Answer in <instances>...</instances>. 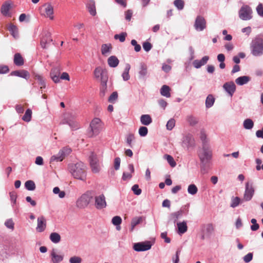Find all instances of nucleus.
Wrapping results in <instances>:
<instances>
[{
    "label": "nucleus",
    "mask_w": 263,
    "mask_h": 263,
    "mask_svg": "<svg viewBox=\"0 0 263 263\" xmlns=\"http://www.w3.org/2000/svg\"><path fill=\"white\" fill-rule=\"evenodd\" d=\"M69 170L74 178L81 180L86 178V166L82 162L69 165Z\"/></svg>",
    "instance_id": "nucleus-1"
},
{
    "label": "nucleus",
    "mask_w": 263,
    "mask_h": 263,
    "mask_svg": "<svg viewBox=\"0 0 263 263\" xmlns=\"http://www.w3.org/2000/svg\"><path fill=\"white\" fill-rule=\"evenodd\" d=\"M93 75L95 78L105 87L108 79L107 70L105 68L98 66L94 70Z\"/></svg>",
    "instance_id": "nucleus-2"
},
{
    "label": "nucleus",
    "mask_w": 263,
    "mask_h": 263,
    "mask_svg": "<svg viewBox=\"0 0 263 263\" xmlns=\"http://www.w3.org/2000/svg\"><path fill=\"white\" fill-rule=\"evenodd\" d=\"M251 52L254 56H260L263 54V39L255 37L251 43Z\"/></svg>",
    "instance_id": "nucleus-3"
},
{
    "label": "nucleus",
    "mask_w": 263,
    "mask_h": 263,
    "mask_svg": "<svg viewBox=\"0 0 263 263\" xmlns=\"http://www.w3.org/2000/svg\"><path fill=\"white\" fill-rule=\"evenodd\" d=\"M90 132L89 133V136L92 137L98 135L102 129L101 121L99 118L93 119L90 123Z\"/></svg>",
    "instance_id": "nucleus-4"
},
{
    "label": "nucleus",
    "mask_w": 263,
    "mask_h": 263,
    "mask_svg": "<svg viewBox=\"0 0 263 263\" xmlns=\"http://www.w3.org/2000/svg\"><path fill=\"white\" fill-rule=\"evenodd\" d=\"M92 197L88 194H83L77 201V206L80 209H84L90 202Z\"/></svg>",
    "instance_id": "nucleus-5"
},
{
    "label": "nucleus",
    "mask_w": 263,
    "mask_h": 263,
    "mask_svg": "<svg viewBox=\"0 0 263 263\" xmlns=\"http://www.w3.org/2000/svg\"><path fill=\"white\" fill-rule=\"evenodd\" d=\"M252 13L251 8L248 5H244L239 11V16L242 20H249L252 17Z\"/></svg>",
    "instance_id": "nucleus-6"
},
{
    "label": "nucleus",
    "mask_w": 263,
    "mask_h": 263,
    "mask_svg": "<svg viewBox=\"0 0 263 263\" xmlns=\"http://www.w3.org/2000/svg\"><path fill=\"white\" fill-rule=\"evenodd\" d=\"M41 14L46 17H49L50 20H53V7L50 3H46L41 7Z\"/></svg>",
    "instance_id": "nucleus-7"
},
{
    "label": "nucleus",
    "mask_w": 263,
    "mask_h": 263,
    "mask_svg": "<svg viewBox=\"0 0 263 263\" xmlns=\"http://www.w3.org/2000/svg\"><path fill=\"white\" fill-rule=\"evenodd\" d=\"M199 157L202 163H206L212 157V152L208 148L203 146L199 153Z\"/></svg>",
    "instance_id": "nucleus-8"
},
{
    "label": "nucleus",
    "mask_w": 263,
    "mask_h": 263,
    "mask_svg": "<svg viewBox=\"0 0 263 263\" xmlns=\"http://www.w3.org/2000/svg\"><path fill=\"white\" fill-rule=\"evenodd\" d=\"M89 161L92 172L94 173H98L100 171V167L96 155L93 153H91L89 157Z\"/></svg>",
    "instance_id": "nucleus-9"
},
{
    "label": "nucleus",
    "mask_w": 263,
    "mask_h": 263,
    "mask_svg": "<svg viewBox=\"0 0 263 263\" xmlns=\"http://www.w3.org/2000/svg\"><path fill=\"white\" fill-rule=\"evenodd\" d=\"M254 193V190L252 183L247 182L246 183L245 192L243 195V200L245 201L250 200Z\"/></svg>",
    "instance_id": "nucleus-10"
},
{
    "label": "nucleus",
    "mask_w": 263,
    "mask_h": 263,
    "mask_svg": "<svg viewBox=\"0 0 263 263\" xmlns=\"http://www.w3.org/2000/svg\"><path fill=\"white\" fill-rule=\"evenodd\" d=\"M152 245L150 242H138L134 244L133 248L138 252L145 251L149 250L151 248Z\"/></svg>",
    "instance_id": "nucleus-11"
},
{
    "label": "nucleus",
    "mask_w": 263,
    "mask_h": 263,
    "mask_svg": "<svg viewBox=\"0 0 263 263\" xmlns=\"http://www.w3.org/2000/svg\"><path fill=\"white\" fill-rule=\"evenodd\" d=\"M95 205L97 209H102L106 206V202L104 195H100L95 197Z\"/></svg>",
    "instance_id": "nucleus-12"
},
{
    "label": "nucleus",
    "mask_w": 263,
    "mask_h": 263,
    "mask_svg": "<svg viewBox=\"0 0 263 263\" xmlns=\"http://www.w3.org/2000/svg\"><path fill=\"white\" fill-rule=\"evenodd\" d=\"M194 27L197 31H202L206 27V21L201 16H198L195 20Z\"/></svg>",
    "instance_id": "nucleus-13"
},
{
    "label": "nucleus",
    "mask_w": 263,
    "mask_h": 263,
    "mask_svg": "<svg viewBox=\"0 0 263 263\" xmlns=\"http://www.w3.org/2000/svg\"><path fill=\"white\" fill-rule=\"evenodd\" d=\"M46 219L45 217L42 215L37 218V227L36 230L38 232H43L46 228Z\"/></svg>",
    "instance_id": "nucleus-14"
},
{
    "label": "nucleus",
    "mask_w": 263,
    "mask_h": 263,
    "mask_svg": "<svg viewBox=\"0 0 263 263\" xmlns=\"http://www.w3.org/2000/svg\"><path fill=\"white\" fill-rule=\"evenodd\" d=\"M52 40L51 34L49 32H46L43 36L41 40V46L43 48L46 49L49 47Z\"/></svg>",
    "instance_id": "nucleus-15"
},
{
    "label": "nucleus",
    "mask_w": 263,
    "mask_h": 263,
    "mask_svg": "<svg viewBox=\"0 0 263 263\" xmlns=\"http://www.w3.org/2000/svg\"><path fill=\"white\" fill-rule=\"evenodd\" d=\"M50 256L51 261L53 263H59L63 259V255L59 254L58 250L55 249H53L51 251Z\"/></svg>",
    "instance_id": "nucleus-16"
},
{
    "label": "nucleus",
    "mask_w": 263,
    "mask_h": 263,
    "mask_svg": "<svg viewBox=\"0 0 263 263\" xmlns=\"http://www.w3.org/2000/svg\"><path fill=\"white\" fill-rule=\"evenodd\" d=\"M223 87L231 97L233 96L236 90V86L233 82H229L224 83L223 85Z\"/></svg>",
    "instance_id": "nucleus-17"
},
{
    "label": "nucleus",
    "mask_w": 263,
    "mask_h": 263,
    "mask_svg": "<svg viewBox=\"0 0 263 263\" xmlns=\"http://www.w3.org/2000/svg\"><path fill=\"white\" fill-rule=\"evenodd\" d=\"M10 74L13 76H17L23 78L26 80L28 79L30 77L29 73L27 70L24 69L13 71L11 72Z\"/></svg>",
    "instance_id": "nucleus-18"
},
{
    "label": "nucleus",
    "mask_w": 263,
    "mask_h": 263,
    "mask_svg": "<svg viewBox=\"0 0 263 263\" xmlns=\"http://www.w3.org/2000/svg\"><path fill=\"white\" fill-rule=\"evenodd\" d=\"M60 74V69L58 67L52 68L50 72V77L55 82L58 83L60 81L59 76Z\"/></svg>",
    "instance_id": "nucleus-19"
},
{
    "label": "nucleus",
    "mask_w": 263,
    "mask_h": 263,
    "mask_svg": "<svg viewBox=\"0 0 263 263\" xmlns=\"http://www.w3.org/2000/svg\"><path fill=\"white\" fill-rule=\"evenodd\" d=\"M7 29L14 38L18 36V31L16 26L10 23L8 25Z\"/></svg>",
    "instance_id": "nucleus-20"
},
{
    "label": "nucleus",
    "mask_w": 263,
    "mask_h": 263,
    "mask_svg": "<svg viewBox=\"0 0 263 263\" xmlns=\"http://www.w3.org/2000/svg\"><path fill=\"white\" fill-rule=\"evenodd\" d=\"M139 77L144 78L147 74V66L144 63H141L139 68Z\"/></svg>",
    "instance_id": "nucleus-21"
},
{
    "label": "nucleus",
    "mask_w": 263,
    "mask_h": 263,
    "mask_svg": "<svg viewBox=\"0 0 263 263\" xmlns=\"http://www.w3.org/2000/svg\"><path fill=\"white\" fill-rule=\"evenodd\" d=\"M177 226L178 228V233L179 234H183L187 230V226L186 222L185 221L178 222Z\"/></svg>",
    "instance_id": "nucleus-22"
},
{
    "label": "nucleus",
    "mask_w": 263,
    "mask_h": 263,
    "mask_svg": "<svg viewBox=\"0 0 263 263\" xmlns=\"http://www.w3.org/2000/svg\"><path fill=\"white\" fill-rule=\"evenodd\" d=\"M214 231V227L212 223H208L203 226V232L205 235H210Z\"/></svg>",
    "instance_id": "nucleus-23"
},
{
    "label": "nucleus",
    "mask_w": 263,
    "mask_h": 263,
    "mask_svg": "<svg viewBox=\"0 0 263 263\" xmlns=\"http://www.w3.org/2000/svg\"><path fill=\"white\" fill-rule=\"evenodd\" d=\"M86 7L91 15L95 16L96 15L95 2L93 1H89L87 4Z\"/></svg>",
    "instance_id": "nucleus-24"
},
{
    "label": "nucleus",
    "mask_w": 263,
    "mask_h": 263,
    "mask_svg": "<svg viewBox=\"0 0 263 263\" xmlns=\"http://www.w3.org/2000/svg\"><path fill=\"white\" fill-rule=\"evenodd\" d=\"M108 65L111 67H116L119 63L118 58L114 55L110 57L107 60Z\"/></svg>",
    "instance_id": "nucleus-25"
},
{
    "label": "nucleus",
    "mask_w": 263,
    "mask_h": 263,
    "mask_svg": "<svg viewBox=\"0 0 263 263\" xmlns=\"http://www.w3.org/2000/svg\"><path fill=\"white\" fill-rule=\"evenodd\" d=\"M140 121L143 125H148L152 122V119L149 115H143L140 117Z\"/></svg>",
    "instance_id": "nucleus-26"
},
{
    "label": "nucleus",
    "mask_w": 263,
    "mask_h": 263,
    "mask_svg": "<svg viewBox=\"0 0 263 263\" xmlns=\"http://www.w3.org/2000/svg\"><path fill=\"white\" fill-rule=\"evenodd\" d=\"M112 49L111 44H104L101 46V53L104 55H106L109 53Z\"/></svg>",
    "instance_id": "nucleus-27"
},
{
    "label": "nucleus",
    "mask_w": 263,
    "mask_h": 263,
    "mask_svg": "<svg viewBox=\"0 0 263 263\" xmlns=\"http://www.w3.org/2000/svg\"><path fill=\"white\" fill-rule=\"evenodd\" d=\"M170 90L171 89L168 86L164 85L160 89V93L163 96L170 98L171 97Z\"/></svg>",
    "instance_id": "nucleus-28"
},
{
    "label": "nucleus",
    "mask_w": 263,
    "mask_h": 263,
    "mask_svg": "<svg viewBox=\"0 0 263 263\" xmlns=\"http://www.w3.org/2000/svg\"><path fill=\"white\" fill-rule=\"evenodd\" d=\"M142 221V217H135L133 218L131 221V228L130 231L132 232L134 230L135 227L141 223Z\"/></svg>",
    "instance_id": "nucleus-29"
},
{
    "label": "nucleus",
    "mask_w": 263,
    "mask_h": 263,
    "mask_svg": "<svg viewBox=\"0 0 263 263\" xmlns=\"http://www.w3.org/2000/svg\"><path fill=\"white\" fill-rule=\"evenodd\" d=\"M14 63L17 66H22L24 64V61L20 53L15 54L14 57Z\"/></svg>",
    "instance_id": "nucleus-30"
},
{
    "label": "nucleus",
    "mask_w": 263,
    "mask_h": 263,
    "mask_svg": "<svg viewBox=\"0 0 263 263\" xmlns=\"http://www.w3.org/2000/svg\"><path fill=\"white\" fill-rule=\"evenodd\" d=\"M250 80L248 76H242L238 77L235 80V82L239 85H242L247 84Z\"/></svg>",
    "instance_id": "nucleus-31"
},
{
    "label": "nucleus",
    "mask_w": 263,
    "mask_h": 263,
    "mask_svg": "<svg viewBox=\"0 0 263 263\" xmlns=\"http://www.w3.org/2000/svg\"><path fill=\"white\" fill-rule=\"evenodd\" d=\"M128 168L130 172L129 173H123L122 176V179L124 180H126L130 179L132 177V173L134 172V165L132 164H130L128 165Z\"/></svg>",
    "instance_id": "nucleus-32"
},
{
    "label": "nucleus",
    "mask_w": 263,
    "mask_h": 263,
    "mask_svg": "<svg viewBox=\"0 0 263 263\" xmlns=\"http://www.w3.org/2000/svg\"><path fill=\"white\" fill-rule=\"evenodd\" d=\"M112 223L117 226V229L118 230H120L121 229V227L120 226V224L122 222V219L119 216H114L111 220Z\"/></svg>",
    "instance_id": "nucleus-33"
},
{
    "label": "nucleus",
    "mask_w": 263,
    "mask_h": 263,
    "mask_svg": "<svg viewBox=\"0 0 263 263\" xmlns=\"http://www.w3.org/2000/svg\"><path fill=\"white\" fill-rule=\"evenodd\" d=\"M50 239L52 242L57 243L61 240V236L58 233L53 232L50 235Z\"/></svg>",
    "instance_id": "nucleus-34"
},
{
    "label": "nucleus",
    "mask_w": 263,
    "mask_h": 263,
    "mask_svg": "<svg viewBox=\"0 0 263 263\" xmlns=\"http://www.w3.org/2000/svg\"><path fill=\"white\" fill-rule=\"evenodd\" d=\"M11 6L9 3H5L1 7V13L4 15H7L10 9Z\"/></svg>",
    "instance_id": "nucleus-35"
},
{
    "label": "nucleus",
    "mask_w": 263,
    "mask_h": 263,
    "mask_svg": "<svg viewBox=\"0 0 263 263\" xmlns=\"http://www.w3.org/2000/svg\"><path fill=\"white\" fill-rule=\"evenodd\" d=\"M243 125L245 129H251L254 126V122L251 119H247L243 121Z\"/></svg>",
    "instance_id": "nucleus-36"
},
{
    "label": "nucleus",
    "mask_w": 263,
    "mask_h": 263,
    "mask_svg": "<svg viewBox=\"0 0 263 263\" xmlns=\"http://www.w3.org/2000/svg\"><path fill=\"white\" fill-rule=\"evenodd\" d=\"M215 102V99L212 95H209L205 100V105L207 108L211 107Z\"/></svg>",
    "instance_id": "nucleus-37"
},
{
    "label": "nucleus",
    "mask_w": 263,
    "mask_h": 263,
    "mask_svg": "<svg viewBox=\"0 0 263 263\" xmlns=\"http://www.w3.org/2000/svg\"><path fill=\"white\" fill-rule=\"evenodd\" d=\"M130 68V66L129 64L126 66L124 72L122 73V77L124 81H127L129 79L130 76L129 74V71Z\"/></svg>",
    "instance_id": "nucleus-38"
},
{
    "label": "nucleus",
    "mask_w": 263,
    "mask_h": 263,
    "mask_svg": "<svg viewBox=\"0 0 263 263\" xmlns=\"http://www.w3.org/2000/svg\"><path fill=\"white\" fill-rule=\"evenodd\" d=\"M32 116V111L30 109H27L25 115L22 117V120L25 122H29L31 120Z\"/></svg>",
    "instance_id": "nucleus-39"
},
{
    "label": "nucleus",
    "mask_w": 263,
    "mask_h": 263,
    "mask_svg": "<svg viewBox=\"0 0 263 263\" xmlns=\"http://www.w3.org/2000/svg\"><path fill=\"white\" fill-rule=\"evenodd\" d=\"M25 187L29 191H33L35 189V184L32 180H28L25 183Z\"/></svg>",
    "instance_id": "nucleus-40"
},
{
    "label": "nucleus",
    "mask_w": 263,
    "mask_h": 263,
    "mask_svg": "<svg viewBox=\"0 0 263 263\" xmlns=\"http://www.w3.org/2000/svg\"><path fill=\"white\" fill-rule=\"evenodd\" d=\"M64 158L63 154H62L60 151L57 155H54L51 157L50 161H62Z\"/></svg>",
    "instance_id": "nucleus-41"
},
{
    "label": "nucleus",
    "mask_w": 263,
    "mask_h": 263,
    "mask_svg": "<svg viewBox=\"0 0 263 263\" xmlns=\"http://www.w3.org/2000/svg\"><path fill=\"white\" fill-rule=\"evenodd\" d=\"M164 157L165 159H166L168 163L170 164V165L171 166V167H175L176 165V163L173 157L169 155H165L164 156Z\"/></svg>",
    "instance_id": "nucleus-42"
},
{
    "label": "nucleus",
    "mask_w": 263,
    "mask_h": 263,
    "mask_svg": "<svg viewBox=\"0 0 263 263\" xmlns=\"http://www.w3.org/2000/svg\"><path fill=\"white\" fill-rule=\"evenodd\" d=\"M127 36V33L126 32H122L120 34H115L114 36V38L116 40H119L121 42H123L125 40L126 36Z\"/></svg>",
    "instance_id": "nucleus-43"
},
{
    "label": "nucleus",
    "mask_w": 263,
    "mask_h": 263,
    "mask_svg": "<svg viewBox=\"0 0 263 263\" xmlns=\"http://www.w3.org/2000/svg\"><path fill=\"white\" fill-rule=\"evenodd\" d=\"M187 191L191 195H195L197 193L198 189L195 184H190L188 186Z\"/></svg>",
    "instance_id": "nucleus-44"
},
{
    "label": "nucleus",
    "mask_w": 263,
    "mask_h": 263,
    "mask_svg": "<svg viewBox=\"0 0 263 263\" xmlns=\"http://www.w3.org/2000/svg\"><path fill=\"white\" fill-rule=\"evenodd\" d=\"M186 120H187V122L191 126H194L198 123L197 119L195 117H194L192 116H188L186 118Z\"/></svg>",
    "instance_id": "nucleus-45"
},
{
    "label": "nucleus",
    "mask_w": 263,
    "mask_h": 263,
    "mask_svg": "<svg viewBox=\"0 0 263 263\" xmlns=\"http://www.w3.org/2000/svg\"><path fill=\"white\" fill-rule=\"evenodd\" d=\"M175 120L174 119H170L166 125L167 129L169 130H171L175 126Z\"/></svg>",
    "instance_id": "nucleus-46"
},
{
    "label": "nucleus",
    "mask_w": 263,
    "mask_h": 263,
    "mask_svg": "<svg viewBox=\"0 0 263 263\" xmlns=\"http://www.w3.org/2000/svg\"><path fill=\"white\" fill-rule=\"evenodd\" d=\"M35 79L36 80H37L38 81V82L41 85V89L45 87V84L44 82V80L41 76H40L39 74H36L35 76Z\"/></svg>",
    "instance_id": "nucleus-47"
},
{
    "label": "nucleus",
    "mask_w": 263,
    "mask_h": 263,
    "mask_svg": "<svg viewBox=\"0 0 263 263\" xmlns=\"http://www.w3.org/2000/svg\"><path fill=\"white\" fill-rule=\"evenodd\" d=\"M139 134L141 137H145L147 135L148 129L145 126H141L139 129Z\"/></svg>",
    "instance_id": "nucleus-48"
},
{
    "label": "nucleus",
    "mask_w": 263,
    "mask_h": 263,
    "mask_svg": "<svg viewBox=\"0 0 263 263\" xmlns=\"http://www.w3.org/2000/svg\"><path fill=\"white\" fill-rule=\"evenodd\" d=\"M183 214V211L180 210L176 212H174L171 214V217L176 221Z\"/></svg>",
    "instance_id": "nucleus-49"
},
{
    "label": "nucleus",
    "mask_w": 263,
    "mask_h": 263,
    "mask_svg": "<svg viewBox=\"0 0 263 263\" xmlns=\"http://www.w3.org/2000/svg\"><path fill=\"white\" fill-rule=\"evenodd\" d=\"M174 5L179 10H182L184 7V2L183 0H175L174 2Z\"/></svg>",
    "instance_id": "nucleus-50"
},
{
    "label": "nucleus",
    "mask_w": 263,
    "mask_h": 263,
    "mask_svg": "<svg viewBox=\"0 0 263 263\" xmlns=\"http://www.w3.org/2000/svg\"><path fill=\"white\" fill-rule=\"evenodd\" d=\"M240 199L238 197H236L234 198H233L232 199V202L231 204V206L232 208H235L237 206H238L240 203Z\"/></svg>",
    "instance_id": "nucleus-51"
},
{
    "label": "nucleus",
    "mask_w": 263,
    "mask_h": 263,
    "mask_svg": "<svg viewBox=\"0 0 263 263\" xmlns=\"http://www.w3.org/2000/svg\"><path fill=\"white\" fill-rule=\"evenodd\" d=\"M118 93L116 91L113 92L108 98V101L110 103H114L118 98Z\"/></svg>",
    "instance_id": "nucleus-52"
},
{
    "label": "nucleus",
    "mask_w": 263,
    "mask_h": 263,
    "mask_svg": "<svg viewBox=\"0 0 263 263\" xmlns=\"http://www.w3.org/2000/svg\"><path fill=\"white\" fill-rule=\"evenodd\" d=\"M131 44L134 46L135 51L139 52L141 50V46L139 44H138L137 42L135 40H132Z\"/></svg>",
    "instance_id": "nucleus-53"
},
{
    "label": "nucleus",
    "mask_w": 263,
    "mask_h": 263,
    "mask_svg": "<svg viewBox=\"0 0 263 263\" xmlns=\"http://www.w3.org/2000/svg\"><path fill=\"white\" fill-rule=\"evenodd\" d=\"M181 252V250L180 249H177L176 254L173 257V261L174 263H179V255Z\"/></svg>",
    "instance_id": "nucleus-54"
},
{
    "label": "nucleus",
    "mask_w": 263,
    "mask_h": 263,
    "mask_svg": "<svg viewBox=\"0 0 263 263\" xmlns=\"http://www.w3.org/2000/svg\"><path fill=\"white\" fill-rule=\"evenodd\" d=\"M60 152L62 154H63V156L65 157V156L69 155L71 153V149L70 148H69L68 147H65L63 148L62 149H61L60 151Z\"/></svg>",
    "instance_id": "nucleus-55"
},
{
    "label": "nucleus",
    "mask_w": 263,
    "mask_h": 263,
    "mask_svg": "<svg viewBox=\"0 0 263 263\" xmlns=\"http://www.w3.org/2000/svg\"><path fill=\"white\" fill-rule=\"evenodd\" d=\"M132 190L134 192V194L139 195L141 193V190L139 187L138 185L135 184L132 187Z\"/></svg>",
    "instance_id": "nucleus-56"
},
{
    "label": "nucleus",
    "mask_w": 263,
    "mask_h": 263,
    "mask_svg": "<svg viewBox=\"0 0 263 263\" xmlns=\"http://www.w3.org/2000/svg\"><path fill=\"white\" fill-rule=\"evenodd\" d=\"M82 261L81 258L78 256H73L69 259L70 263H81Z\"/></svg>",
    "instance_id": "nucleus-57"
},
{
    "label": "nucleus",
    "mask_w": 263,
    "mask_h": 263,
    "mask_svg": "<svg viewBox=\"0 0 263 263\" xmlns=\"http://www.w3.org/2000/svg\"><path fill=\"white\" fill-rule=\"evenodd\" d=\"M143 47L145 51L148 52L152 49V45L149 42H145L143 44Z\"/></svg>",
    "instance_id": "nucleus-58"
},
{
    "label": "nucleus",
    "mask_w": 263,
    "mask_h": 263,
    "mask_svg": "<svg viewBox=\"0 0 263 263\" xmlns=\"http://www.w3.org/2000/svg\"><path fill=\"white\" fill-rule=\"evenodd\" d=\"M9 69L6 65H0V74H5L9 72Z\"/></svg>",
    "instance_id": "nucleus-59"
},
{
    "label": "nucleus",
    "mask_w": 263,
    "mask_h": 263,
    "mask_svg": "<svg viewBox=\"0 0 263 263\" xmlns=\"http://www.w3.org/2000/svg\"><path fill=\"white\" fill-rule=\"evenodd\" d=\"M5 224L8 228H9L11 230L14 229V223L12 219L7 220L5 222Z\"/></svg>",
    "instance_id": "nucleus-60"
},
{
    "label": "nucleus",
    "mask_w": 263,
    "mask_h": 263,
    "mask_svg": "<svg viewBox=\"0 0 263 263\" xmlns=\"http://www.w3.org/2000/svg\"><path fill=\"white\" fill-rule=\"evenodd\" d=\"M135 136L133 134H130L127 137V143L129 146L132 147V142L135 139Z\"/></svg>",
    "instance_id": "nucleus-61"
},
{
    "label": "nucleus",
    "mask_w": 263,
    "mask_h": 263,
    "mask_svg": "<svg viewBox=\"0 0 263 263\" xmlns=\"http://www.w3.org/2000/svg\"><path fill=\"white\" fill-rule=\"evenodd\" d=\"M133 15V11L132 10H127L125 12V19L128 21H130Z\"/></svg>",
    "instance_id": "nucleus-62"
},
{
    "label": "nucleus",
    "mask_w": 263,
    "mask_h": 263,
    "mask_svg": "<svg viewBox=\"0 0 263 263\" xmlns=\"http://www.w3.org/2000/svg\"><path fill=\"white\" fill-rule=\"evenodd\" d=\"M257 12L261 16H263V4H259L256 8Z\"/></svg>",
    "instance_id": "nucleus-63"
},
{
    "label": "nucleus",
    "mask_w": 263,
    "mask_h": 263,
    "mask_svg": "<svg viewBox=\"0 0 263 263\" xmlns=\"http://www.w3.org/2000/svg\"><path fill=\"white\" fill-rule=\"evenodd\" d=\"M253 258V254L251 253L247 254L243 257V260L246 262H250Z\"/></svg>",
    "instance_id": "nucleus-64"
}]
</instances>
